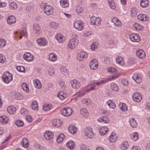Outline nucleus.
Returning a JSON list of instances; mask_svg holds the SVG:
<instances>
[{
    "label": "nucleus",
    "mask_w": 150,
    "mask_h": 150,
    "mask_svg": "<svg viewBox=\"0 0 150 150\" xmlns=\"http://www.w3.org/2000/svg\"><path fill=\"white\" fill-rule=\"evenodd\" d=\"M43 8H44V11L45 13L47 15H49L52 14L53 12V8L50 5L45 6V3L43 4Z\"/></svg>",
    "instance_id": "1"
},
{
    "label": "nucleus",
    "mask_w": 150,
    "mask_h": 150,
    "mask_svg": "<svg viewBox=\"0 0 150 150\" xmlns=\"http://www.w3.org/2000/svg\"><path fill=\"white\" fill-rule=\"evenodd\" d=\"M1 78L4 82L8 83L13 79V76L11 74H4L2 76Z\"/></svg>",
    "instance_id": "2"
},
{
    "label": "nucleus",
    "mask_w": 150,
    "mask_h": 150,
    "mask_svg": "<svg viewBox=\"0 0 150 150\" xmlns=\"http://www.w3.org/2000/svg\"><path fill=\"white\" fill-rule=\"evenodd\" d=\"M79 42V40L77 38H72L68 42V46L71 49H73L78 45Z\"/></svg>",
    "instance_id": "3"
},
{
    "label": "nucleus",
    "mask_w": 150,
    "mask_h": 150,
    "mask_svg": "<svg viewBox=\"0 0 150 150\" xmlns=\"http://www.w3.org/2000/svg\"><path fill=\"white\" fill-rule=\"evenodd\" d=\"M90 20L91 24L98 25L100 23L101 19L99 17L92 16L90 18Z\"/></svg>",
    "instance_id": "4"
},
{
    "label": "nucleus",
    "mask_w": 150,
    "mask_h": 150,
    "mask_svg": "<svg viewBox=\"0 0 150 150\" xmlns=\"http://www.w3.org/2000/svg\"><path fill=\"white\" fill-rule=\"evenodd\" d=\"M85 134L86 136L90 139H91L94 137V134L90 127H87L85 128Z\"/></svg>",
    "instance_id": "5"
},
{
    "label": "nucleus",
    "mask_w": 150,
    "mask_h": 150,
    "mask_svg": "<svg viewBox=\"0 0 150 150\" xmlns=\"http://www.w3.org/2000/svg\"><path fill=\"white\" fill-rule=\"evenodd\" d=\"M61 113L64 116H68L71 114L72 110L69 108H65L61 111Z\"/></svg>",
    "instance_id": "6"
},
{
    "label": "nucleus",
    "mask_w": 150,
    "mask_h": 150,
    "mask_svg": "<svg viewBox=\"0 0 150 150\" xmlns=\"http://www.w3.org/2000/svg\"><path fill=\"white\" fill-rule=\"evenodd\" d=\"M15 36L19 37V38H22V37H26L27 36V30L26 28L23 29L21 32L20 33H18L17 32H16L15 33Z\"/></svg>",
    "instance_id": "7"
},
{
    "label": "nucleus",
    "mask_w": 150,
    "mask_h": 150,
    "mask_svg": "<svg viewBox=\"0 0 150 150\" xmlns=\"http://www.w3.org/2000/svg\"><path fill=\"white\" fill-rule=\"evenodd\" d=\"M133 100L136 102H139L142 99V96L138 93L135 92L132 95Z\"/></svg>",
    "instance_id": "8"
},
{
    "label": "nucleus",
    "mask_w": 150,
    "mask_h": 150,
    "mask_svg": "<svg viewBox=\"0 0 150 150\" xmlns=\"http://www.w3.org/2000/svg\"><path fill=\"white\" fill-rule=\"evenodd\" d=\"M83 23L81 21H76L74 23V27L78 30H81L83 28Z\"/></svg>",
    "instance_id": "9"
},
{
    "label": "nucleus",
    "mask_w": 150,
    "mask_h": 150,
    "mask_svg": "<svg viewBox=\"0 0 150 150\" xmlns=\"http://www.w3.org/2000/svg\"><path fill=\"white\" fill-rule=\"evenodd\" d=\"M44 136L46 140H49L53 138L54 134L51 131H47L45 133Z\"/></svg>",
    "instance_id": "10"
},
{
    "label": "nucleus",
    "mask_w": 150,
    "mask_h": 150,
    "mask_svg": "<svg viewBox=\"0 0 150 150\" xmlns=\"http://www.w3.org/2000/svg\"><path fill=\"white\" fill-rule=\"evenodd\" d=\"M23 58L26 61L30 62L32 61L33 60V57L30 53L26 52L24 54Z\"/></svg>",
    "instance_id": "11"
},
{
    "label": "nucleus",
    "mask_w": 150,
    "mask_h": 150,
    "mask_svg": "<svg viewBox=\"0 0 150 150\" xmlns=\"http://www.w3.org/2000/svg\"><path fill=\"white\" fill-rule=\"evenodd\" d=\"M87 57L88 55L86 52L82 51L77 55V58L79 61H81L83 60L84 58H86Z\"/></svg>",
    "instance_id": "12"
},
{
    "label": "nucleus",
    "mask_w": 150,
    "mask_h": 150,
    "mask_svg": "<svg viewBox=\"0 0 150 150\" xmlns=\"http://www.w3.org/2000/svg\"><path fill=\"white\" fill-rule=\"evenodd\" d=\"M37 42L40 46H45L47 44V41L45 38H39L37 40Z\"/></svg>",
    "instance_id": "13"
},
{
    "label": "nucleus",
    "mask_w": 150,
    "mask_h": 150,
    "mask_svg": "<svg viewBox=\"0 0 150 150\" xmlns=\"http://www.w3.org/2000/svg\"><path fill=\"white\" fill-rule=\"evenodd\" d=\"M90 67L92 69H95L98 67L97 60L94 59L91 61L89 64Z\"/></svg>",
    "instance_id": "14"
},
{
    "label": "nucleus",
    "mask_w": 150,
    "mask_h": 150,
    "mask_svg": "<svg viewBox=\"0 0 150 150\" xmlns=\"http://www.w3.org/2000/svg\"><path fill=\"white\" fill-rule=\"evenodd\" d=\"M136 55L141 59H143L145 57V52L142 49L138 50H137Z\"/></svg>",
    "instance_id": "15"
},
{
    "label": "nucleus",
    "mask_w": 150,
    "mask_h": 150,
    "mask_svg": "<svg viewBox=\"0 0 150 150\" xmlns=\"http://www.w3.org/2000/svg\"><path fill=\"white\" fill-rule=\"evenodd\" d=\"M70 83L72 87L74 88H79L81 86L79 82H77L76 79L71 81Z\"/></svg>",
    "instance_id": "16"
},
{
    "label": "nucleus",
    "mask_w": 150,
    "mask_h": 150,
    "mask_svg": "<svg viewBox=\"0 0 150 150\" xmlns=\"http://www.w3.org/2000/svg\"><path fill=\"white\" fill-rule=\"evenodd\" d=\"M106 81L102 80L96 83V85H95L94 86L91 87L90 88L88 89V91H90L94 89H96L99 87L100 84H102Z\"/></svg>",
    "instance_id": "17"
},
{
    "label": "nucleus",
    "mask_w": 150,
    "mask_h": 150,
    "mask_svg": "<svg viewBox=\"0 0 150 150\" xmlns=\"http://www.w3.org/2000/svg\"><path fill=\"white\" fill-rule=\"evenodd\" d=\"M16 22V18L14 16H9L7 19V22L8 24H11Z\"/></svg>",
    "instance_id": "18"
},
{
    "label": "nucleus",
    "mask_w": 150,
    "mask_h": 150,
    "mask_svg": "<svg viewBox=\"0 0 150 150\" xmlns=\"http://www.w3.org/2000/svg\"><path fill=\"white\" fill-rule=\"evenodd\" d=\"M132 79L135 81L137 83H139L142 81V79L139 75L138 74H134L132 76Z\"/></svg>",
    "instance_id": "19"
},
{
    "label": "nucleus",
    "mask_w": 150,
    "mask_h": 150,
    "mask_svg": "<svg viewBox=\"0 0 150 150\" xmlns=\"http://www.w3.org/2000/svg\"><path fill=\"white\" fill-rule=\"evenodd\" d=\"M98 121L103 123H108L109 120L107 116H105L99 118L98 119Z\"/></svg>",
    "instance_id": "20"
},
{
    "label": "nucleus",
    "mask_w": 150,
    "mask_h": 150,
    "mask_svg": "<svg viewBox=\"0 0 150 150\" xmlns=\"http://www.w3.org/2000/svg\"><path fill=\"white\" fill-rule=\"evenodd\" d=\"M52 122L53 125L56 127L60 126L62 123L61 121L59 119H54Z\"/></svg>",
    "instance_id": "21"
},
{
    "label": "nucleus",
    "mask_w": 150,
    "mask_h": 150,
    "mask_svg": "<svg viewBox=\"0 0 150 150\" xmlns=\"http://www.w3.org/2000/svg\"><path fill=\"white\" fill-rule=\"evenodd\" d=\"M108 128L106 127H103L99 130L100 134L101 135H104L108 132Z\"/></svg>",
    "instance_id": "22"
},
{
    "label": "nucleus",
    "mask_w": 150,
    "mask_h": 150,
    "mask_svg": "<svg viewBox=\"0 0 150 150\" xmlns=\"http://www.w3.org/2000/svg\"><path fill=\"white\" fill-rule=\"evenodd\" d=\"M117 137L116 134L112 132L110 136V141L111 142H114L117 140Z\"/></svg>",
    "instance_id": "23"
},
{
    "label": "nucleus",
    "mask_w": 150,
    "mask_h": 150,
    "mask_svg": "<svg viewBox=\"0 0 150 150\" xmlns=\"http://www.w3.org/2000/svg\"><path fill=\"white\" fill-rule=\"evenodd\" d=\"M129 122L130 125L132 128H135L137 127V124L134 118H131L129 119Z\"/></svg>",
    "instance_id": "24"
},
{
    "label": "nucleus",
    "mask_w": 150,
    "mask_h": 150,
    "mask_svg": "<svg viewBox=\"0 0 150 150\" xmlns=\"http://www.w3.org/2000/svg\"><path fill=\"white\" fill-rule=\"evenodd\" d=\"M138 19L140 21H146L148 18L146 14H139L137 16Z\"/></svg>",
    "instance_id": "25"
},
{
    "label": "nucleus",
    "mask_w": 150,
    "mask_h": 150,
    "mask_svg": "<svg viewBox=\"0 0 150 150\" xmlns=\"http://www.w3.org/2000/svg\"><path fill=\"white\" fill-rule=\"evenodd\" d=\"M8 119L5 116L2 115L0 116V122L2 124H6L8 122Z\"/></svg>",
    "instance_id": "26"
},
{
    "label": "nucleus",
    "mask_w": 150,
    "mask_h": 150,
    "mask_svg": "<svg viewBox=\"0 0 150 150\" xmlns=\"http://www.w3.org/2000/svg\"><path fill=\"white\" fill-rule=\"evenodd\" d=\"M129 147L128 143L127 141L123 142L120 146V149L121 150H126Z\"/></svg>",
    "instance_id": "27"
},
{
    "label": "nucleus",
    "mask_w": 150,
    "mask_h": 150,
    "mask_svg": "<svg viewBox=\"0 0 150 150\" xmlns=\"http://www.w3.org/2000/svg\"><path fill=\"white\" fill-rule=\"evenodd\" d=\"M116 60L117 64L121 65H124L125 64L123 58L121 56L118 57L116 58Z\"/></svg>",
    "instance_id": "28"
},
{
    "label": "nucleus",
    "mask_w": 150,
    "mask_h": 150,
    "mask_svg": "<svg viewBox=\"0 0 150 150\" xmlns=\"http://www.w3.org/2000/svg\"><path fill=\"white\" fill-rule=\"evenodd\" d=\"M69 130L71 134H74L77 131V128L75 126L73 125H70L69 127Z\"/></svg>",
    "instance_id": "29"
},
{
    "label": "nucleus",
    "mask_w": 150,
    "mask_h": 150,
    "mask_svg": "<svg viewBox=\"0 0 150 150\" xmlns=\"http://www.w3.org/2000/svg\"><path fill=\"white\" fill-rule=\"evenodd\" d=\"M110 87L112 90L115 91H117L119 88L118 86L115 82L111 83Z\"/></svg>",
    "instance_id": "30"
},
{
    "label": "nucleus",
    "mask_w": 150,
    "mask_h": 150,
    "mask_svg": "<svg viewBox=\"0 0 150 150\" xmlns=\"http://www.w3.org/2000/svg\"><path fill=\"white\" fill-rule=\"evenodd\" d=\"M33 83L35 87L38 89L41 88V84L40 81L38 79H36L34 80Z\"/></svg>",
    "instance_id": "31"
},
{
    "label": "nucleus",
    "mask_w": 150,
    "mask_h": 150,
    "mask_svg": "<svg viewBox=\"0 0 150 150\" xmlns=\"http://www.w3.org/2000/svg\"><path fill=\"white\" fill-rule=\"evenodd\" d=\"M7 110L10 114H13L16 111V108L14 107L10 106L7 108Z\"/></svg>",
    "instance_id": "32"
},
{
    "label": "nucleus",
    "mask_w": 150,
    "mask_h": 150,
    "mask_svg": "<svg viewBox=\"0 0 150 150\" xmlns=\"http://www.w3.org/2000/svg\"><path fill=\"white\" fill-rule=\"evenodd\" d=\"M57 96L61 100H63L67 97V95L64 93L63 92H60L58 93Z\"/></svg>",
    "instance_id": "33"
},
{
    "label": "nucleus",
    "mask_w": 150,
    "mask_h": 150,
    "mask_svg": "<svg viewBox=\"0 0 150 150\" xmlns=\"http://www.w3.org/2000/svg\"><path fill=\"white\" fill-rule=\"evenodd\" d=\"M49 59L51 61H54L57 60V56L54 53H51L49 55Z\"/></svg>",
    "instance_id": "34"
},
{
    "label": "nucleus",
    "mask_w": 150,
    "mask_h": 150,
    "mask_svg": "<svg viewBox=\"0 0 150 150\" xmlns=\"http://www.w3.org/2000/svg\"><path fill=\"white\" fill-rule=\"evenodd\" d=\"M107 103L109 107L111 108L114 109L116 107V105L115 102L112 100H108Z\"/></svg>",
    "instance_id": "35"
},
{
    "label": "nucleus",
    "mask_w": 150,
    "mask_h": 150,
    "mask_svg": "<svg viewBox=\"0 0 150 150\" xmlns=\"http://www.w3.org/2000/svg\"><path fill=\"white\" fill-rule=\"evenodd\" d=\"M60 4L62 7L63 8L67 7L69 5L66 0H61Z\"/></svg>",
    "instance_id": "36"
},
{
    "label": "nucleus",
    "mask_w": 150,
    "mask_h": 150,
    "mask_svg": "<svg viewBox=\"0 0 150 150\" xmlns=\"http://www.w3.org/2000/svg\"><path fill=\"white\" fill-rule=\"evenodd\" d=\"M14 98L18 100H21L23 98V95L21 93H15L13 94Z\"/></svg>",
    "instance_id": "37"
},
{
    "label": "nucleus",
    "mask_w": 150,
    "mask_h": 150,
    "mask_svg": "<svg viewBox=\"0 0 150 150\" xmlns=\"http://www.w3.org/2000/svg\"><path fill=\"white\" fill-rule=\"evenodd\" d=\"M64 138V135L63 134L61 133L58 136L57 139V142L58 143H60L63 141Z\"/></svg>",
    "instance_id": "38"
},
{
    "label": "nucleus",
    "mask_w": 150,
    "mask_h": 150,
    "mask_svg": "<svg viewBox=\"0 0 150 150\" xmlns=\"http://www.w3.org/2000/svg\"><path fill=\"white\" fill-rule=\"evenodd\" d=\"M80 113L83 116H86L88 115L87 110L85 108H81L80 110Z\"/></svg>",
    "instance_id": "39"
},
{
    "label": "nucleus",
    "mask_w": 150,
    "mask_h": 150,
    "mask_svg": "<svg viewBox=\"0 0 150 150\" xmlns=\"http://www.w3.org/2000/svg\"><path fill=\"white\" fill-rule=\"evenodd\" d=\"M138 134L137 132H135L131 135V138L134 141H137L139 138Z\"/></svg>",
    "instance_id": "40"
},
{
    "label": "nucleus",
    "mask_w": 150,
    "mask_h": 150,
    "mask_svg": "<svg viewBox=\"0 0 150 150\" xmlns=\"http://www.w3.org/2000/svg\"><path fill=\"white\" fill-rule=\"evenodd\" d=\"M108 3L110 8L114 9L115 8V2L113 0H108Z\"/></svg>",
    "instance_id": "41"
},
{
    "label": "nucleus",
    "mask_w": 150,
    "mask_h": 150,
    "mask_svg": "<svg viewBox=\"0 0 150 150\" xmlns=\"http://www.w3.org/2000/svg\"><path fill=\"white\" fill-rule=\"evenodd\" d=\"M10 8L11 10H15L17 8V5L15 3L13 2L9 4Z\"/></svg>",
    "instance_id": "42"
},
{
    "label": "nucleus",
    "mask_w": 150,
    "mask_h": 150,
    "mask_svg": "<svg viewBox=\"0 0 150 150\" xmlns=\"http://www.w3.org/2000/svg\"><path fill=\"white\" fill-rule=\"evenodd\" d=\"M148 2L147 0H142L141 1L140 5L142 7H146L148 5Z\"/></svg>",
    "instance_id": "43"
},
{
    "label": "nucleus",
    "mask_w": 150,
    "mask_h": 150,
    "mask_svg": "<svg viewBox=\"0 0 150 150\" xmlns=\"http://www.w3.org/2000/svg\"><path fill=\"white\" fill-rule=\"evenodd\" d=\"M66 145L69 148L72 149L74 146V143L72 141H69L67 143Z\"/></svg>",
    "instance_id": "44"
},
{
    "label": "nucleus",
    "mask_w": 150,
    "mask_h": 150,
    "mask_svg": "<svg viewBox=\"0 0 150 150\" xmlns=\"http://www.w3.org/2000/svg\"><path fill=\"white\" fill-rule=\"evenodd\" d=\"M32 108L34 110L37 109L38 108V103L37 101H33L31 105Z\"/></svg>",
    "instance_id": "45"
},
{
    "label": "nucleus",
    "mask_w": 150,
    "mask_h": 150,
    "mask_svg": "<svg viewBox=\"0 0 150 150\" xmlns=\"http://www.w3.org/2000/svg\"><path fill=\"white\" fill-rule=\"evenodd\" d=\"M52 105L51 104H46L43 106V109L45 111H47L49 110L52 108Z\"/></svg>",
    "instance_id": "46"
},
{
    "label": "nucleus",
    "mask_w": 150,
    "mask_h": 150,
    "mask_svg": "<svg viewBox=\"0 0 150 150\" xmlns=\"http://www.w3.org/2000/svg\"><path fill=\"white\" fill-rule=\"evenodd\" d=\"M60 71L64 75L67 74L68 73V71L65 67L63 66L61 67Z\"/></svg>",
    "instance_id": "47"
},
{
    "label": "nucleus",
    "mask_w": 150,
    "mask_h": 150,
    "mask_svg": "<svg viewBox=\"0 0 150 150\" xmlns=\"http://www.w3.org/2000/svg\"><path fill=\"white\" fill-rule=\"evenodd\" d=\"M28 140L27 139H24L23 140V145L25 148H27L29 146Z\"/></svg>",
    "instance_id": "48"
},
{
    "label": "nucleus",
    "mask_w": 150,
    "mask_h": 150,
    "mask_svg": "<svg viewBox=\"0 0 150 150\" xmlns=\"http://www.w3.org/2000/svg\"><path fill=\"white\" fill-rule=\"evenodd\" d=\"M40 27L39 25L37 24H33V29L36 32H38L40 30Z\"/></svg>",
    "instance_id": "49"
},
{
    "label": "nucleus",
    "mask_w": 150,
    "mask_h": 150,
    "mask_svg": "<svg viewBox=\"0 0 150 150\" xmlns=\"http://www.w3.org/2000/svg\"><path fill=\"white\" fill-rule=\"evenodd\" d=\"M21 86L24 91H27V92H28V87L25 83H23L21 85Z\"/></svg>",
    "instance_id": "50"
},
{
    "label": "nucleus",
    "mask_w": 150,
    "mask_h": 150,
    "mask_svg": "<svg viewBox=\"0 0 150 150\" xmlns=\"http://www.w3.org/2000/svg\"><path fill=\"white\" fill-rule=\"evenodd\" d=\"M120 109L122 111H126L127 110V108L125 103H122L120 105Z\"/></svg>",
    "instance_id": "51"
},
{
    "label": "nucleus",
    "mask_w": 150,
    "mask_h": 150,
    "mask_svg": "<svg viewBox=\"0 0 150 150\" xmlns=\"http://www.w3.org/2000/svg\"><path fill=\"white\" fill-rule=\"evenodd\" d=\"M131 16L133 17L135 16L136 15L137 13V11L135 8H131Z\"/></svg>",
    "instance_id": "52"
},
{
    "label": "nucleus",
    "mask_w": 150,
    "mask_h": 150,
    "mask_svg": "<svg viewBox=\"0 0 150 150\" xmlns=\"http://www.w3.org/2000/svg\"><path fill=\"white\" fill-rule=\"evenodd\" d=\"M20 112L21 114L25 115L28 114V111L25 108H23L20 110Z\"/></svg>",
    "instance_id": "53"
},
{
    "label": "nucleus",
    "mask_w": 150,
    "mask_h": 150,
    "mask_svg": "<svg viewBox=\"0 0 150 150\" xmlns=\"http://www.w3.org/2000/svg\"><path fill=\"white\" fill-rule=\"evenodd\" d=\"M15 123L16 125L18 127H22L24 125V123L23 121L19 120H17Z\"/></svg>",
    "instance_id": "54"
},
{
    "label": "nucleus",
    "mask_w": 150,
    "mask_h": 150,
    "mask_svg": "<svg viewBox=\"0 0 150 150\" xmlns=\"http://www.w3.org/2000/svg\"><path fill=\"white\" fill-rule=\"evenodd\" d=\"M6 40L3 38H0V47H4L6 44Z\"/></svg>",
    "instance_id": "55"
},
{
    "label": "nucleus",
    "mask_w": 150,
    "mask_h": 150,
    "mask_svg": "<svg viewBox=\"0 0 150 150\" xmlns=\"http://www.w3.org/2000/svg\"><path fill=\"white\" fill-rule=\"evenodd\" d=\"M58 25V23H56L54 22H52L50 23V27L54 29H56Z\"/></svg>",
    "instance_id": "56"
},
{
    "label": "nucleus",
    "mask_w": 150,
    "mask_h": 150,
    "mask_svg": "<svg viewBox=\"0 0 150 150\" xmlns=\"http://www.w3.org/2000/svg\"><path fill=\"white\" fill-rule=\"evenodd\" d=\"M76 11L77 13L80 14L83 12V8L80 6H78L76 7Z\"/></svg>",
    "instance_id": "57"
},
{
    "label": "nucleus",
    "mask_w": 150,
    "mask_h": 150,
    "mask_svg": "<svg viewBox=\"0 0 150 150\" xmlns=\"http://www.w3.org/2000/svg\"><path fill=\"white\" fill-rule=\"evenodd\" d=\"M17 70L20 72H23L25 70V68L23 66H18L16 67Z\"/></svg>",
    "instance_id": "58"
},
{
    "label": "nucleus",
    "mask_w": 150,
    "mask_h": 150,
    "mask_svg": "<svg viewBox=\"0 0 150 150\" xmlns=\"http://www.w3.org/2000/svg\"><path fill=\"white\" fill-rule=\"evenodd\" d=\"M98 43L96 42H94L93 43L91 46V49L92 50H94L98 47Z\"/></svg>",
    "instance_id": "59"
},
{
    "label": "nucleus",
    "mask_w": 150,
    "mask_h": 150,
    "mask_svg": "<svg viewBox=\"0 0 150 150\" xmlns=\"http://www.w3.org/2000/svg\"><path fill=\"white\" fill-rule=\"evenodd\" d=\"M133 27H134L136 30H141V28L140 25L137 23H135L134 24Z\"/></svg>",
    "instance_id": "60"
},
{
    "label": "nucleus",
    "mask_w": 150,
    "mask_h": 150,
    "mask_svg": "<svg viewBox=\"0 0 150 150\" xmlns=\"http://www.w3.org/2000/svg\"><path fill=\"white\" fill-rule=\"evenodd\" d=\"M128 61L130 64H132L136 63V59L132 57L129 59Z\"/></svg>",
    "instance_id": "61"
},
{
    "label": "nucleus",
    "mask_w": 150,
    "mask_h": 150,
    "mask_svg": "<svg viewBox=\"0 0 150 150\" xmlns=\"http://www.w3.org/2000/svg\"><path fill=\"white\" fill-rule=\"evenodd\" d=\"M56 40L59 42L62 43L65 40V38H55Z\"/></svg>",
    "instance_id": "62"
},
{
    "label": "nucleus",
    "mask_w": 150,
    "mask_h": 150,
    "mask_svg": "<svg viewBox=\"0 0 150 150\" xmlns=\"http://www.w3.org/2000/svg\"><path fill=\"white\" fill-rule=\"evenodd\" d=\"M122 84L125 86H126L128 84V81L126 79H123L121 80Z\"/></svg>",
    "instance_id": "63"
},
{
    "label": "nucleus",
    "mask_w": 150,
    "mask_h": 150,
    "mask_svg": "<svg viewBox=\"0 0 150 150\" xmlns=\"http://www.w3.org/2000/svg\"><path fill=\"white\" fill-rule=\"evenodd\" d=\"M92 34V33L91 32H87L84 33L83 34L84 37H88L90 36Z\"/></svg>",
    "instance_id": "64"
}]
</instances>
